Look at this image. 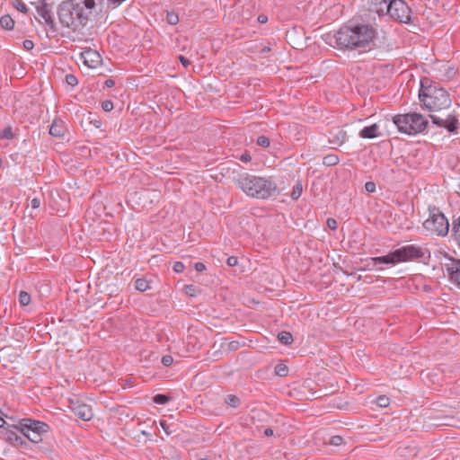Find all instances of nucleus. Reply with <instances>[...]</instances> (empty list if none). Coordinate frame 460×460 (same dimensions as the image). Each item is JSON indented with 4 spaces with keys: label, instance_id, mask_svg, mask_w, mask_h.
<instances>
[{
    "label": "nucleus",
    "instance_id": "nucleus-1",
    "mask_svg": "<svg viewBox=\"0 0 460 460\" xmlns=\"http://www.w3.org/2000/svg\"><path fill=\"white\" fill-rule=\"evenodd\" d=\"M376 37V31L372 25L358 23L341 28L335 35V40L341 49H370Z\"/></svg>",
    "mask_w": 460,
    "mask_h": 460
},
{
    "label": "nucleus",
    "instance_id": "nucleus-2",
    "mask_svg": "<svg viewBox=\"0 0 460 460\" xmlns=\"http://www.w3.org/2000/svg\"><path fill=\"white\" fill-rule=\"evenodd\" d=\"M235 184L247 196L259 199H269L274 195L277 190L276 184L270 179L246 172L241 174L235 180Z\"/></svg>",
    "mask_w": 460,
    "mask_h": 460
},
{
    "label": "nucleus",
    "instance_id": "nucleus-3",
    "mask_svg": "<svg viewBox=\"0 0 460 460\" xmlns=\"http://www.w3.org/2000/svg\"><path fill=\"white\" fill-rule=\"evenodd\" d=\"M419 96L423 105L433 112H440L451 106L449 94L443 88L437 86L421 88Z\"/></svg>",
    "mask_w": 460,
    "mask_h": 460
},
{
    "label": "nucleus",
    "instance_id": "nucleus-4",
    "mask_svg": "<svg viewBox=\"0 0 460 460\" xmlns=\"http://www.w3.org/2000/svg\"><path fill=\"white\" fill-rule=\"evenodd\" d=\"M394 124L398 130L407 135H416L424 131L428 120L419 113L399 114L393 118Z\"/></svg>",
    "mask_w": 460,
    "mask_h": 460
},
{
    "label": "nucleus",
    "instance_id": "nucleus-5",
    "mask_svg": "<svg viewBox=\"0 0 460 460\" xmlns=\"http://www.w3.org/2000/svg\"><path fill=\"white\" fill-rule=\"evenodd\" d=\"M421 256L422 252L420 248L413 245H408L389 252L385 256L372 258V261L375 265L377 263L396 264L412 259H417Z\"/></svg>",
    "mask_w": 460,
    "mask_h": 460
},
{
    "label": "nucleus",
    "instance_id": "nucleus-6",
    "mask_svg": "<svg viewBox=\"0 0 460 460\" xmlns=\"http://www.w3.org/2000/svg\"><path fill=\"white\" fill-rule=\"evenodd\" d=\"M424 228L437 235H447L449 223L447 217L438 208L429 209L428 218L423 222Z\"/></svg>",
    "mask_w": 460,
    "mask_h": 460
},
{
    "label": "nucleus",
    "instance_id": "nucleus-7",
    "mask_svg": "<svg viewBox=\"0 0 460 460\" xmlns=\"http://www.w3.org/2000/svg\"><path fill=\"white\" fill-rule=\"evenodd\" d=\"M20 431L31 442L39 443L41 435L48 431V425L39 420H24L20 423Z\"/></svg>",
    "mask_w": 460,
    "mask_h": 460
},
{
    "label": "nucleus",
    "instance_id": "nucleus-8",
    "mask_svg": "<svg viewBox=\"0 0 460 460\" xmlns=\"http://www.w3.org/2000/svg\"><path fill=\"white\" fill-rule=\"evenodd\" d=\"M387 14L400 22L407 23L411 19V9L402 0H393Z\"/></svg>",
    "mask_w": 460,
    "mask_h": 460
},
{
    "label": "nucleus",
    "instance_id": "nucleus-9",
    "mask_svg": "<svg viewBox=\"0 0 460 460\" xmlns=\"http://www.w3.org/2000/svg\"><path fill=\"white\" fill-rule=\"evenodd\" d=\"M432 122L439 127L447 128L450 132H454L457 128V119L452 114H431Z\"/></svg>",
    "mask_w": 460,
    "mask_h": 460
},
{
    "label": "nucleus",
    "instance_id": "nucleus-10",
    "mask_svg": "<svg viewBox=\"0 0 460 460\" xmlns=\"http://www.w3.org/2000/svg\"><path fill=\"white\" fill-rule=\"evenodd\" d=\"M81 60L88 68L95 69L102 63V58L98 51L93 49H85L81 53Z\"/></svg>",
    "mask_w": 460,
    "mask_h": 460
},
{
    "label": "nucleus",
    "instance_id": "nucleus-11",
    "mask_svg": "<svg viewBox=\"0 0 460 460\" xmlns=\"http://www.w3.org/2000/svg\"><path fill=\"white\" fill-rule=\"evenodd\" d=\"M70 407H71L73 412L75 413V415L77 418L81 419L82 420L88 421L93 416L92 407L84 402H80L78 401L72 402Z\"/></svg>",
    "mask_w": 460,
    "mask_h": 460
},
{
    "label": "nucleus",
    "instance_id": "nucleus-12",
    "mask_svg": "<svg viewBox=\"0 0 460 460\" xmlns=\"http://www.w3.org/2000/svg\"><path fill=\"white\" fill-rule=\"evenodd\" d=\"M447 270L450 283L460 289V260L453 261Z\"/></svg>",
    "mask_w": 460,
    "mask_h": 460
},
{
    "label": "nucleus",
    "instance_id": "nucleus-13",
    "mask_svg": "<svg viewBox=\"0 0 460 460\" xmlns=\"http://www.w3.org/2000/svg\"><path fill=\"white\" fill-rule=\"evenodd\" d=\"M72 4L64 3L58 10V17L62 23L69 27L74 24V18L71 14Z\"/></svg>",
    "mask_w": 460,
    "mask_h": 460
},
{
    "label": "nucleus",
    "instance_id": "nucleus-14",
    "mask_svg": "<svg viewBox=\"0 0 460 460\" xmlns=\"http://www.w3.org/2000/svg\"><path fill=\"white\" fill-rule=\"evenodd\" d=\"M371 3L372 10L378 14H387L390 10V3L393 0H369Z\"/></svg>",
    "mask_w": 460,
    "mask_h": 460
},
{
    "label": "nucleus",
    "instance_id": "nucleus-15",
    "mask_svg": "<svg viewBox=\"0 0 460 460\" xmlns=\"http://www.w3.org/2000/svg\"><path fill=\"white\" fill-rule=\"evenodd\" d=\"M346 140H347V133L345 130L337 128V129L330 132V135H329L330 143L336 145V146H341L346 142Z\"/></svg>",
    "mask_w": 460,
    "mask_h": 460
},
{
    "label": "nucleus",
    "instance_id": "nucleus-16",
    "mask_svg": "<svg viewBox=\"0 0 460 460\" xmlns=\"http://www.w3.org/2000/svg\"><path fill=\"white\" fill-rule=\"evenodd\" d=\"M379 125L375 123L362 128L358 135L361 138H375L380 136Z\"/></svg>",
    "mask_w": 460,
    "mask_h": 460
},
{
    "label": "nucleus",
    "instance_id": "nucleus-17",
    "mask_svg": "<svg viewBox=\"0 0 460 460\" xmlns=\"http://www.w3.org/2000/svg\"><path fill=\"white\" fill-rule=\"evenodd\" d=\"M65 123L61 119L53 120L49 128V134L53 137H60L65 135Z\"/></svg>",
    "mask_w": 460,
    "mask_h": 460
},
{
    "label": "nucleus",
    "instance_id": "nucleus-18",
    "mask_svg": "<svg viewBox=\"0 0 460 460\" xmlns=\"http://www.w3.org/2000/svg\"><path fill=\"white\" fill-rule=\"evenodd\" d=\"M0 25L5 30H13L14 26V21L9 15H4L0 18Z\"/></svg>",
    "mask_w": 460,
    "mask_h": 460
},
{
    "label": "nucleus",
    "instance_id": "nucleus-19",
    "mask_svg": "<svg viewBox=\"0 0 460 460\" xmlns=\"http://www.w3.org/2000/svg\"><path fill=\"white\" fill-rule=\"evenodd\" d=\"M340 162L339 157L336 155H327L323 159V164L326 166H334Z\"/></svg>",
    "mask_w": 460,
    "mask_h": 460
},
{
    "label": "nucleus",
    "instance_id": "nucleus-20",
    "mask_svg": "<svg viewBox=\"0 0 460 460\" xmlns=\"http://www.w3.org/2000/svg\"><path fill=\"white\" fill-rule=\"evenodd\" d=\"M303 193V185L300 181H298L293 187L291 191V198L295 200L298 199Z\"/></svg>",
    "mask_w": 460,
    "mask_h": 460
},
{
    "label": "nucleus",
    "instance_id": "nucleus-21",
    "mask_svg": "<svg viewBox=\"0 0 460 460\" xmlns=\"http://www.w3.org/2000/svg\"><path fill=\"white\" fill-rule=\"evenodd\" d=\"M135 288L138 291L144 292L150 288V285L148 280H146V279H137L135 281Z\"/></svg>",
    "mask_w": 460,
    "mask_h": 460
},
{
    "label": "nucleus",
    "instance_id": "nucleus-22",
    "mask_svg": "<svg viewBox=\"0 0 460 460\" xmlns=\"http://www.w3.org/2000/svg\"><path fill=\"white\" fill-rule=\"evenodd\" d=\"M278 339L281 343L285 345L290 344L293 341V337L291 333L288 332H279L278 335Z\"/></svg>",
    "mask_w": 460,
    "mask_h": 460
},
{
    "label": "nucleus",
    "instance_id": "nucleus-23",
    "mask_svg": "<svg viewBox=\"0 0 460 460\" xmlns=\"http://www.w3.org/2000/svg\"><path fill=\"white\" fill-rule=\"evenodd\" d=\"M288 373V367L285 364H278L275 367V374L279 376H286Z\"/></svg>",
    "mask_w": 460,
    "mask_h": 460
},
{
    "label": "nucleus",
    "instance_id": "nucleus-24",
    "mask_svg": "<svg viewBox=\"0 0 460 460\" xmlns=\"http://www.w3.org/2000/svg\"><path fill=\"white\" fill-rule=\"evenodd\" d=\"M13 6L22 13H26L28 12L26 4L22 0H13Z\"/></svg>",
    "mask_w": 460,
    "mask_h": 460
},
{
    "label": "nucleus",
    "instance_id": "nucleus-25",
    "mask_svg": "<svg viewBox=\"0 0 460 460\" xmlns=\"http://www.w3.org/2000/svg\"><path fill=\"white\" fill-rule=\"evenodd\" d=\"M453 233L456 240L460 243V217L454 222Z\"/></svg>",
    "mask_w": 460,
    "mask_h": 460
},
{
    "label": "nucleus",
    "instance_id": "nucleus-26",
    "mask_svg": "<svg viewBox=\"0 0 460 460\" xmlns=\"http://www.w3.org/2000/svg\"><path fill=\"white\" fill-rule=\"evenodd\" d=\"M19 302L22 305H28L31 302V296L25 291L20 292Z\"/></svg>",
    "mask_w": 460,
    "mask_h": 460
},
{
    "label": "nucleus",
    "instance_id": "nucleus-27",
    "mask_svg": "<svg viewBox=\"0 0 460 460\" xmlns=\"http://www.w3.org/2000/svg\"><path fill=\"white\" fill-rule=\"evenodd\" d=\"M4 436H5L6 439H8L10 442L14 443V444L18 443L21 440V438L17 436V434L11 430H6L4 433Z\"/></svg>",
    "mask_w": 460,
    "mask_h": 460
},
{
    "label": "nucleus",
    "instance_id": "nucleus-28",
    "mask_svg": "<svg viewBox=\"0 0 460 460\" xmlns=\"http://www.w3.org/2000/svg\"><path fill=\"white\" fill-rule=\"evenodd\" d=\"M166 21L171 25H175L179 22V17L174 13H168L166 15Z\"/></svg>",
    "mask_w": 460,
    "mask_h": 460
},
{
    "label": "nucleus",
    "instance_id": "nucleus-29",
    "mask_svg": "<svg viewBox=\"0 0 460 460\" xmlns=\"http://www.w3.org/2000/svg\"><path fill=\"white\" fill-rule=\"evenodd\" d=\"M153 400L157 404H165L169 402V397L164 394H156Z\"/></svg>",
    "mask_w": 460,
    "mask_h": 460
},
{
    "label": "nucleus",
    "instance_id": "nucleus-30",
    "mask_svg": "<svg viewBox=\"0 0 460 460\" xmlns=\"http://www.w3.org/2000/svg\"><path fill=\"white\" fill-rule=\"evenodd\" d=\"M376 403L380 407H387L390 403V399L385 395H381V396L377 397Z\"/></svg>",
    "mask_w": 460,
    "mask_h": 460
},
{
    "label": "nucleus",
    "instance_id": "nucleus-31",
    "mask_svg": "<svg viewBox=\"0 0 460 460\" xmlns=\"http://www.w3.org/2000/svg\"><path fill=\"white\" fill-rule=\"evenodd\" d=\"M226 402L233 407H237L239 404V398L235 395L230 394L226 398Z\"/></svg>",
    "mask_w": 460,
    "mask_h": 460
},
{
    "label": "nucleus",
    "instance_id": "nucleus-32",
    "mask_svg": "<svg viewBox=\"0 0 460 460\" xmlns=\"http://www.w3.org/2000/svg\"><path fill=\"white\" fill-rule=\"evenodd\" d=\"M184 292L190 296H194L197 294V288L194 285H186Z\"/></svg>",
    "mask_w": 460,
    "mask_h": 460
},
{
    "label": "nucleus",
    "instance_id": "nucleus-33",
    "mask_svg": "<svg viewBox=\"0 0 460 460\" xmlns=\"http://www.w3.org/2000/svg\"><path fill=\"white\" fill-rule=\"evenodd\" d=\"M13 137V135L11 127L5 128L1 133V137L5 138V139H12Z\"/></svg>",
    "mask_w": 460,
    "mask_h": 460
},
{
    "label": "nucleus",
    "instance_id": "nucleus-34",
    "mask_svg": "<svg viewBox=\"0 0 460 460\" xmlns=\"http://www.w3.org/2000/svg\"><path fill=\"white\" fill-rule=\"evenodd\" d=\"M66 82L67 84H69L71 86H75L78 84V80L74 75H66Z\"/></svg>",
    "mask_w": 460,
    "mask_h": 460
},
{
    "label": "nucleus",
    "instance_id": "nucleus-35",
    "mask_svg": "<svg viewBox=\"0 0 460 460\" xmlns=\"http://www.w3.org/2000/svg\"><path fill=\"white\" fill-rule=\"evenodd\" d=\"M257 143L259 146H261L263 147H268L270 146L269 138L264 136L259 137L257 139Z\"/></svg>",
    "mask_w": 460,
    "mask_h": 460
},
{
    "label": "nucleus",
    "instance_id": "nucleus-36",
    "mask_svg": "<svg viewBox=\"0 0 460 460\" xmlns=\"http://www.w3.org/2000/svg\"><path fill=\"white\" fill-rule=\"evenodd\" d=\"M102 108L105 111H111L113 109V103L111 101H104L102 103Z\"/></svg>",
    "mask_w": 460,
    "mask_h": 460
},
{
    "label": "nucleus",
    "instance_id": "nucleus-37",
    "mask_svg": "<svg viewBox=\"0 0 460 460\" xmlns=\"http://www.w3.org/2000/svg\"><path fill=\"white\" fill-rule=\"evenodd\" d=\"M185 269V266L182 262L181 261H176L173 265V270L177 273H181Z\"/></svg>",
    "mask_w": 460,
    "mask_h": 460
},
{
    "label": "nucleus",
    "instance_id": "nucleus-38",
    "mask_svg": "<svg viewBox=\"0 0 460 460\" xmlns=\"http://www.w3.org/2000/svg\"><path fill=\"white\" fill-rule=\"evenodd\" d=\"M84 5L88 10H93L95 7L94 0H84Z\"/></svg>",
    "mask_w": 460,
    "mask_h": 460
},
{
    "label": "nucleus",
    "instance_id": "nucleus-39",
    "mask_svg": "<svg viewBox=\"0 0 460 460\" xmlns=\"http://www.w3.org/2000/svg\"><path fill=\"white\" fill-rule=\"evenodd\" d=\"M22 45L26 50H31L34 48V43L31 40H25Z\"/></svg>",
    "mask_w": 460,
    "mask_h": 460
},
{
    "label": "nucleus",
    "instance_id": "nucleus-40",
    "mask_svg": "<svg viewBox=\"0 0 460 460\" xmlns=\"http://www.w3.org/2000/svg\"><path fill=\"white\" fill-rule=\"evenodd\" d=\"M173 361V358L172 357L169 356V355H166V356H164L163 358H162V363L164 365V366H170L172 365Z\"/></svg>",
    "mask_w": 460,
    "mask_h": 460
},
{
    "label": "nucleus",
    "instance_id": "nucleus-41",
    "mask_svg": "<svg viewBox=\"0 0 460 460\" xmlns=\"http://www.w3.org/2000/svg\"><path fill=\"white\" fill-rule=\"evenodd\" d=\"M327 226H329V228H331L332 230H335L337 228V222L335 219L333 218H329L327 220Z\"/></svg>",
    "mask_w": 460,
    "mask_h": 460
},
{
    "label": "nucleus",
    "instance_id": "nucleus-42",
    "mask_svg": "<svg viewBox=\"0 0 460 460\" xmlns=\"http://www.w3.org/2000/svg\"><path fill=\"white\" fill-rule=\"evenodd\" d=\"M365 188L368 192H374L376 190V185L374 182L368 181L365 184Z\"/></svg>",
    "mask_w": 460,
    "mask_h": 460
},
{
    "label": "nucleus",
    "instance_id": "nucleus-43",
    "mask_svg": "<svg viewBox=\"0 0 460 460\" xmlns=\"http://www.w3.org/2000/svg\"><path fill=\"white\" fill-rule=\"evenodd\" d=\"M240 160L243 163H249L252 160V157L249 154L245 153L240 156Z\"/></svg>",
    "mask_w": 460,
    "mask_h": 460
},
{
    "label": "nucleus",
    "instance_id": "nucleus-44",
    "mask_svg": "<svg viewBox=\"0 0 460 460\" xmlns=\"http://www.w3.org/2000/svg\"><path fill=\"white\" fill-rule=\"evenodd\" d=\"M195 270H196L197 271L202 272V271H204V270H206V266H205V264H204V263H202V262H197V263L195 264Z\"/></svg>",
    "mask_w": 460,
    "mask_h": 460
},
{
    "label": "nucleus",
    "instance_id": "nucleus-45",
    "mask_svg": "<svg viewBox=\"0 0 460 460\" xmlns=\"http://www.w3.org/2000/svg\"><path fill=\"white\" fill-rule=\"evenodd\" d=\"M31 208H38L40 206V200L38 198H35L31 200Z\"/></svg>",
    "mask_w": 460,
    "mask_h": 460
},
{
    "label": "nucleus",
    "instance_id": "nucleus-46",
    "mask_svg": "<svg viewBox=\"0 0 460 460\" xmlns=\"http://www.w3.org/2000/svg\"><path fill=\"white\" fill-rule=\"evenodd\" d=\"M227 264H228L229 266H235V265L237 264V259H236V257H234V256L229 257V258L227 259Z\"/></svg>",
    "mask_w": 460,
    "mask_h": 460
},
{
    "label": "nucleus",
    "instance_id": "nucleus-47",
    "mask_svg": "<svg viewBox=\"0 0 460 460\" xmlns=\"http://www.w3.org/2000/svg\"><path fill=\"white\" fill-rule=\"evenodd\" d=\"M160 425H161V427L163 428V429L165 431V433H166L167 435H170V434H171V431L169 430V427H168V425L166 424V422H165V421L161 420V421H160Z\"/></svg>",
    "mask_w": 460,
    "mask_h": 460
},
{
    "label": "nucleus",
    "instance_id": "nucleus-48",
    "mask_svg": "<svg viewBox=\"0 0 460 460\" xmlns=\"http://www.w3.org/2000/svg\"><path fill=\"white\" fill-rule=\"evenodd\" d=\"M179 60L181 61V63L186 67L190 65V61L183 56H180L179 57Z\"/></svg>",
    "mask_w": 460,
    "mask_h": 460
},
{
    "label": "nucleus",
    "instance_id": "nucleus-49",
    "mask_svg": "<svg viewBox=\"0 0 460 460\" xmlns=\"http://www.w3.org/2000/svg\"><path fill=\"white\" fill-rule=\"evenodd\" d=\"M104 84H105V85L107 87H112V86H114L115 82L113 80H111V79H108V80L105 81Z\"/></svg>",
    "mask_w": 460,
    "mask_h": 460
},
{
    "label": "nucleus",
    "instance_id": "nucleus-50",
    "mask_svg": "<svg viewBox=\"0 0 460 460\" xmlns=\"http://www.w3.org/2000/svg\"><path fill=\"white\" fill-rule=\"evenodd\" d=\"M340 441H341V437H333L332 439V443L334 445H338L340 443Z\"/></svg>",
    "mask_w": 460,
    "mask_h": 460
},
{
    "label": "nucleus",
    "instance_id": "nucleus-51",
    "mask_svg": "<svg viewBox=\"0 0 460 460\" xmlns=\"http://www.w3.org/2000/svg\"><path fill=\"white\" fill-rule=\"evenodd\" d=\"M265 435L266 436H271L273 434V431L272 429H267L265 431H264Z\"/></svg>",
    "mask_w": 460,
    "mask_h": 460
},
{
    "label": "nucleus",
    "instance_id": "nucleus-52",
    "mask_svg": "<svg viewBox=\"0 0 460 460\" xmlns=\"http://www.w3.org/2000/svg\"><path fill=\"white\" fill-rule=\"evenodd\" d=\"M4 423H5L4 420L0 417V428L3 427Z\"/></svg>",
    "mask_w": 460,
    "mask_h": 460
},
{
    "label": "nucleus",
    "instance_id": "nucleus-53",
    "mask_svg": "<svg viewBox=\"0 0 460 460\" xmlns=\"http://www.w3.org/2000/svg\"><path fill=\"white\" fill-rule=\"evenodd\" d=\"M259 21L264 22L266 21L265 17H259Z\"/></svg>",
    "mask_w": 460,
    "mask_h": 460
},
{
    "label": "nucleus",
    "instance_id": "nucleus-54",
    "mask_svg": "<svg viewBox=\"0 0 460 460\" xmlns=\"http://www.w3.org/2000/svg\"><path fill=\"white\" fill-rule=\"evenodd\" d=\"M2 165V160L0 159V166Z\"/></svg>",
    "mask_w": 460,
    "mask_h": 460
},
{
    "label": "nucleus",
    "instance_id": "nucleus-55",
    "mask_svg": "<svg viewBox=\"0 0 460 460\" xmlns=\"http://www.w3.org/2000/svg\"><path fill=\"white\" fill-rule=\"evenodd\" d=\"M201 460H207V459H205V458H202Z\"/></svg>",
    "mask_w": 460,
    "mask_h": 460
}]
</instances>
